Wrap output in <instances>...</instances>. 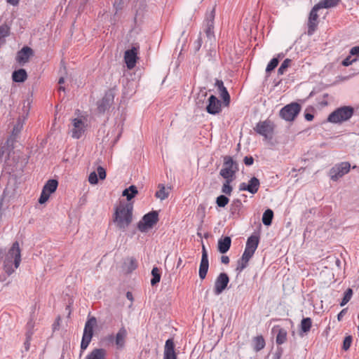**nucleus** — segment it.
Masks as SVG:
<instances>
[{
  "label": "nucleus",
  "mask_w": 359,
  "mask_h": 359,
  "mask_svg": "<svg viewBox=\"0 0 359 359\" xmlns=\"http://www.w3.org/2000/svg\"><path fill=\"white\" fill-rule=\"evenodd\" d=\"M259 243V238L257 235L253 234L248 237L246 245L248 248H252L256 251Z\"/></svg>",
  "instance_id": "obj_31"
},
{
  "label": "nucleus",
  "mask_w": 359,
  "mask_h": 359,
  "mask_svg": "<svg viewBox=\"0 0 359 359\" xmlns=\"http://www.w3.org/2000/svg\"><path fill=\"white\" fill-rule=\"evenodd\" d=\"M278 328V334L276 336V344L280 345L284 344L287 340V331L283 328Z\"/></svg>",
  "instance_id": "obj_32"
},
{
  "label": "nucleus",
  "mask_w": 359,
  "mask_h": 359,
  "mask_svg": "<svg viewBox=\"0 0 359 359\" xmlns=\"http://www.w3.org/2000/svg\"><path fill=\"white\" fill-rule=\"evenodd\" d=\"M229 202V199L224 195H220L216 198V204L220 208H224Z\"/></svg>",
  "instance_id": "obj_41"
},
{
  "label": "nucleus",
  "mask_w": 359,
  "mask_h": 359,
  "mask_svg": "<svg viewBox=\"0 0 359 359\" xmlns=\"http://www.w3.org/2000/svg\"><path fill=\"white\" fill-rule=\"evenodd\" d=\"M182 263V259L181 257L178 259L177 263V268H179Z\"/></svg>",
  "instance_id": "obj_63"
},
{
  "label": "nucleus",
  "mask_w": 359,
  "mask_h": 359,
  "mask_svg": "<svg viewBox=\"0 0 359 359\" xmlns=\"http://www.w3.org/2000/svg\"><path fill=\"white\" fill-rule=\"evenodd\" d=\"M21 262V250L19 243L15 241L13 243L6 255L4 261V269L8 275H11L19 267Z\"/></svg>",
  "instance_id": "obj_2"
},
{
  "label": "nucleus",
  "mask_w": 359,
  "mask_h": 359,
  "mask_svg": "<svg viewBox=\"0 0 359 359\" xmlns=\"http://www.w3.org/2000/svg\"><path fill=\"white\" fill-rule=\"evenodd\" d=\"M126 297H127V298H128L129 300H130L131 302L133 300V294H132V293H131L130 292H128L126 293Z\"/></svg>",
  "instance_id": "obj_61"
},
{
  "label": "nucleus",
  "mask_w": 359,
  "mask_h": 359,
  "mask_svg": "<svg viewBox=\"0 0 359 359\" xmlns=\"http://www.w3.org/2000/svg\"><path fill=\"white\" fill-rule=\"evenodd\" d=\"M304 117L306 121H311L313 119L314 116L313 114L307 113L305 114Z\"/></svg>",
  "instance_id": "obj_56"
},
{
  "label": "nucleus",
  "mask_w": 359,
  "mask_h": 359,
  "mask_svg": "<svg viewBox=\"0 0 359 359\" xmlns=\"http://www.w3.org/2000/svg\"><path fill=\"white\" fill-rule=\"evenodd\" d=\"M86 125L81 117L72 119V126L69 128L71 136L74 139H79L84 134Z\"/></svg>",
  "instance_id": "obj_12"
},
{
  "label": "nucleus",
  "mask_w": 359,
  "mask_h": 359,
  "mask_svg": "<svg viewBox=\"0 0 359 359\" xmlns=\"http://www.w3.org/2000/svg\"><path fill=\"white\" fill-rule=\"evenodd\" d=\"M238 170V164L229 156L224 158L223 168L220 170L219 174L224 180H233L235 175Z\"/></svg>",
  "instance_id": "obj_4"
},
{
  "label": "nucleus",
  "mask_w": 359,
  "mask_h": 359,
  "mask_svg": "<svg viewBox=\"0 0 359 359\" xmlns=\"http://www.w3.org/2000/svg\"><path fill=\"white\" fill-rule=\"evenodd\" d=\"M207 93L202 92L199 93L196 99V104L198 107H203L205 100H206Z\"/></svg>",
  "instance_id": "obj_42"
},
{
  "label": "nucleus",
  "mask_w": 359,
  "mask_h": 359,
  "mask_svg": "<svg viewBox=\"0 0 359 359\" xmlns=\"http://www.w3.org/2000/svg\"><path fill=\"white\" fill-rule=\"evenodd\" d=\"M252 256L253 255H250V253H247L244 251L241 259L238 261L236 271L241 272L243 270H244L247 267L248 262L252 257Z\"/></svg>",
  "instance_id": "obj_25"
},
{
  "label": "nucleus",
  "mask_w": 359,
  "mask_h": 359,
  "mask_svg": "<svg viewBox=\"0 0 359 359\" xmlns=\"http://www.w3.org/2000/svg\"><path fill=\"white\" fill-rule=\"evenodd\" d=\"M11 28L6 23L0 25V46L5 43V39L10 35Z\"/></svg>",
  "instance_id": "obj_29"
},
{
  "label": "nucleus",
  "mask_w": 359,
  "mask_h": 359,
  "mask_svg": "<svg viewBox=\"0 0 359 359\" xmlns=\"http://www.w3.org/2000/svg\"><path fill=\"white\" fill-rule=\"evenodd\" d=\"M312 325V321L310 318H303L301 322V330L303 332H307L310 330Z\"/></svg>",
  "instance_id": "obj_37"
},
{
  "label": "nucleus",
  "mask_w": 359,
  "mask_h": 359,
  "mask_svg": "<svg viewBox=\"0 0 359 359\" xmlns=\"http://www.w3.org/2000/svg\"><path fill=\"white\" fill-rule=\"evenodd\" d=\"M209 269V261L208 252L205 245L202 246V257L199 266L198 275L201 280H203L207 275Z\"/></svg>",
  "instance_id": "obj_17"
},
{
  "label": "nucleus",
  "mask_w": 359,
  "mask_h": 359,
  "mask_svg": "<svg viewBox=\"0 0 359 359\" xmlns=\"http://www.w3.org/2000/svg\"><path fill=\"white\" fill-rule=\"evenodd\" d=\"M215 87L217 88L219 93L223 100L224 105L229 106V104L230 103V95H229L226 87L224 86L223 81L222 80L217 79L215 81Z\"/></svg>",
  "instance_id": "obj_20"
},
{
  "label": "nucleus",
  "mask_w": 359,
  "mask_h": 359,
  "mask_svg": "<svg viewBox=\"0 0 359 359\" xmlns=\"http://www.w3.org/2000/svg\"><path fill=\"white\" fill-rule=\"evenodd\" d=\"M88 182L91 184H97L98 182L97 175L95 172H92L88 176Z\"/></svg>",
  "instance_id": "obj_50"
},
{
  "label": "nucleus",
  "mask_w": 359,
  "mask_h": 359,
  "mask_svg": "<svg viewBox=\"0 0 359 359\" xmlns=\"http://www.w3.org/2000/svg\"><path fill=\"white\" fill-rule=\"evenodd\" d=\"M133 205L130 203L121 201L115 208L114 222L116 227L126 230L133 220Z\"/></svg>",
  "instance_id": "obj_1"
},
{
  "label": "nucleus",
  "mask_w": 359,
  "mask_h": 359,
  "mask_svg": "<svg viewBox=\"0 0 359 359\" xmlns=\"http://www.w3.org/2000/svg\"><path fill=\"white\" fill-rule=\"evenodd\" d=\"M97 171L100 180H104L106 178V170L103 167L98 166Z\"/></svg>",
  "instance_id": "obj_51"
},
{
  "label": "nucleus",
  "mask_w": 359,
  "mask_h": 359,
  "mask_svg": "<svg viewBox=\"0 0 359 359\" xmlns=\"http://www.w3.org/2000/svg\"><path fill=\"white\" fill-rule=\"evenodd\" d=\"M127 261L128 262V264H129V266L128 267V271H132L137 268V261L135 258H133V257L128 258L127 259Z\"/></svg>",
  "instance_id": "obj_49"
},
{
  "label": "nucleus",
  "mask_w": 359,
  "mask_h": 359,
  "mask_svg": "<svg viewBox=\"0 0 359 359\" xmlns=\"http://www.w3.org/2000/svg\"><path fill=\"white\" fill-rule=\"evenodd\" d=\"M351 164L348 162H341L334 165L329 172V176L332 181H337L339 178L350 171Z\"/></svg>",
  "instance_id": "obj_9"
},
{
  "label": "nucleus",
  "mask_w": 359,
  "mask_h": 359,
  "mask_svg": "<svg viewBox=\"0 0 359 359\" xmlns=\"http://www.w3.org/2000/svg\"><path fill=\"white\" fill-rule=\"evenodd\" d=\"M20 0H7V3L12 6H17L19 4Z\"/></svg>",
  "instance_id": "obj_57"
},
{
  "label": "nucleus",
  "mask_w": 359,
  "mask_h": 359,
  "mask_svg": "<svg viewBox=\"0 0 359 359\" xmlns=\"http://www.w3.org/2000/svg\"><path fill=\"white\" fill-rule=\"evenodd\" d=\"M260 187L259 180L255 177H252L248 183L242 182L239 185L240 191H246L252 194H256Z\"/></svg>",
  "instance_id": "obj_16"
},
{
  "label": "nucleus",
  "mask_w": 359,
  "mask_h": 359,
  "mask_svg": "<svg viewBox=\"0 0 359 359\" xmlns=\"http://www.w3.org/2000/svg\"><path fill=\"white\" fill-rule=\"evenodd\" d=\"M319 9L316 6V5L311 9L309 20H308V34L311 36L314 32L316 31L317 26L318 25V11Z\"/></svg>",
  "instance_id": "obj_15"
},
{
  "label": "nucleus",
  "mask_w": 359,
  "mask_h": 359,
  "mask_svg": "<svg viewBox=\"0 0 359 359\" xmlns=\"http://www.w3.org/2000/svg\"><path fill=\"white\" fill-rule=\"evenodd\" d=\"M215 15V8H213L209 13L206 14L205 17V22L206 25H210L212 26V25L214 24V19Z\"/></svg>",
  "instance_id": "obj_43"
},
{
  "label": "nucleus",
  "mask_w": 359,
  "mask_h": 359,
  "mask_svg": "<svg viewBox=\"0 0 359 359\" xmlns=\"http://www.w3.org/2000/svg\"><path fill=\"white\" fill-rule=\"evenodd\" d=\"M355 61H356V59H351V55H350L342 61L341 64L345 67H348Z\"/></svg>",
  "instance_id": "obj_52"
},
{
  "label": "nucleus",
  "mask_w": 359,
  "mask_h": 359,
  "mask_svg": "<svg viewBox=\"0 0 359 359\" xmlns=\"http://www.w3.org/2000/svg\"><path fill=\"white\" fill-rule=\"evenodd\" d=\"M64 81H65L64 78L61 77V78H60L58 83H59V84H62L64 83Z\"/></svg>",
  "instance_id": "obj_64"
},
{
  "label": "nucleus",
  "mask_w": 359,
  "mask_h": 359,
  "mask_svg": "<svg viewBox=\"0 0 359 359\" xmlns=\"http://www.w3.org/2000/svg\"><path fill=\"white\" fill-rule=\"evenodd\" d=\"M32 53L33 52L32 48L27 46L23 47L20 51H18L16 56V60L19 64L23 65L29 61Z\"/></svg>",
  "instance_id": "obj_21"
},
{
  "label": "nucleus",
  "mask_w": 359,
  "mask_h": 359,
  "mask_svg": "<svg viewBox=\"0 0 359 359\" xmlns=\"http://www.w3.org/2000/svg\"><path fill=\"white\" fill-rule=\"evenodd\" d=\"M254 162V159L251 156H245L244 158V163L246 165H251Z\"/></svg>",
  "instance_id": "obj_54"
},
{
  "label": "nucleus",
  "mask_w": 359,
  "mask_h": 359,
  "mask_svg": "<svg viewBox=\"0 0 359 359\" xmlns=\"http://www.w3.org/2000/svg\"><path fill=\"white\" fill-rule=\"evenodd\" d=\"M245 252L250 253V255H253L255 254V250H254L252 248H248L247 246H245Z\"/></svg>",
  "instance_id": "obj_58"
},
{
  "label": "nucleus",
  "mask_w": 359,
  "mask_h": 359,
  "mask_svg": "<svg viewBox=\"0 0 359 359\" xmlns=\"http://www.w3.org/2000/svg\"><path fill=\"white\" fill-rule=\"evenodd\" d=\"M341 0H320L316 6L320 10L322 8H331L337 6Z\"/></svg>",
  "instance_id": "obj_26"
},
{
  "label": "nucleus",
  "mask_w": 359,
  "mask_h": 359,
  "mask_svg": "<svg viewBox=\"0 0 359 359\" xmlns=\"http://www.w3.org/2000/svg\"><path fill=\"white\" fill-rule=\"evenodd\" d=\"M273 217V212L271 209H267L264 211L262 215V222L266 226L271 224L272 219Z\"/></svg>",
  "instance_id": "obj_34"
},
{
  "label": "nucleus",
  "mask_w": 359,
  "mask_h": 359,
  "mask_svg": "<svg viewBox=\"0 0 359 359\" xmlns=\"http://www.w3.org/2000/svg\"><path fill=\"white\" fill-rule=\"evenodd\" d=\"M229 278L226 273H220L214 283L213 292L215 295L221 294L227 287Z\"/></svg>",
  "instance_id": "obj_13"
},
{
  "label": "nucleus",
  "mask_w": 359,
  "mask_h": 359,
  "mask_svg": "<svg viewBox=\"0 0 359 359\" xmlns=\"http://www.w3.org/2000/svg\"><path fill=\"white\" fill-rule=\"evenodd\" d=\"M214 26L212 25L210 26V25H206V28L205 30V34L208 39L212 41V39L214 38V32H213Z\"/></svg>",
  "instance_id": "obj_47"
},
{
  "label": "nucleus",
  "mask_w": 359,
  "mask_h": 359,
  "mask_svg": "<svg viewBox=\"0 0 359 359\" xmlns=\"http://www.w3.org/2000/svg\"><path fill=\"white\" fill-rule=\"evenodd\" d=\"M138 193L137 189L135 185H131L128 188L123 190L122 195L126 196L128 201H130Z\"/></svg>",
  "instance_id": "obj_30"
},
{
  "label": "nucleus",
  "mask_w": 359,
  "mask_h": 359,
  "mask_svg": "<svg viewBox=\"0 0 359 359\" xmlns=\"http://www.w3.org/2000/svg\"><path fill=\"white\" fill-rule=\"evenodd\" d=\"M107 351L104 348H95L90 351L85 358V359H105Z\"/></svg>",
  "instance_id": "obj_24"
},
{
  "label": "nucleus",
  "mask_w": 359,
  "mask_h": 359,
  "mask_svg": "<svg viewBox=\"0 0 359 359\" xmlns=\"http://www.w3.org/2000/svg\"><path fill=\"white\" fill-rule=\"evenodd\" d=\"M351 55H359V46H354L350 50Z\"/></svg>",
  "instance_id": "obj_53"
},
{
  "label": "nucleus",
  "mask_w": 359,
  "mask_h": 359,
  "mask_svg": "<svg viewBox=\"0 0 359 359\" xmlns=\"http://www.w3.org/2000/svg\"><path fill=\"white\" fill-rule=\"evenodd\" d=\"M163 359H177L175 344L172 339L166 340L164 347Z\"/></svg>",
  "instance_id": "obj_19"
},
{
  "label": "nucleus",
  "mask_w": 359,
  "mask_h": 359,
  "mask_svg": "<svg viewBox=\"0 0 359 359\" xmlns=\"http://www.w3.org/2000/svg\"><path fill=\"white\" fill-rule=\"evenodd\" d=\"M243 206L242 202L240 199H235L232 201L230 208L231 213L234 215H238Z\"/></svg>",
  "instance_id": "obj_33"
},
{
  "label": "nucleus",
  "mask_w": 359,
  "mask_h": 359,
  "mask_svg": "<svg viewBox=\"0 0 359 359\" xmlns=\"http://www.w3.org/2000/svg\"><path fill=\"white\" fill-rule=\"evenodd\" d=\"M352 344V337L351 336H347L344 338V342H343V346L342 348L344 351H347L351 347V345Z\"/></svg>",
  "instance_id": "obj_48"
},
{
  "label": "nucleus",
  "mask_w": 359,
  "mask_h": 359,
  "mask_svg": "<svg viewBox=\"0 0 359 359\" xmlns=\"http://www.w3.org/2000/svg\"><path fill=\"white\" fill-rule=\"evenodd\" d=\"M353 295V290L351 288H348L344 292V297L340 303L341 306H345L351 299Z\"/></svg>",
  "instance_id": "obj_40"
},
{
  "label": "nucleus",
  "mask_w": 359,
  "mask_h": 359,
  "mask_svg": "<svg viewBox=\"0 0 359 359\" xmlns=\"http://www.w3.org/2000/svg\"><path fill=\"white\" fill-rule=\"evenodd\" d=\"M97 324L96 318L92 317L88 318L86 322L82 340L81 342V353H82L88 346L90 343L93 336L94 327Z\"/></svg>",
  "instance_id": "obj_5"
},
{
  "label": "nucleus",
  "mask_w": 359,
  "mask_h": 359,
  "mask_svg": "<svg viewBox=\"0 0 359 359\" xmlns=\"http://www.w3.org/2000/svg\"><path fill=\"white\" fill-rule=\"evenodd\" d=\"M278 64V58L274 57V58L271 59V61L267 65V67L266 68V72H271L277 67Z\"/></svg>",
  "instance_id": "obj_45"
},
{
  "label": "nucleus",
  "mask_w": 359,
  "mask_h": 359,
  "mask_svg": "<svg viewBox=\"0 0 359 359\" xmlns=\"http://www.w3.org/2000/svg\"><path fill=\"white\" fill-rule=\"evenodd\" d=\"M300 111V104L297 102H292L280 109V116L287 121H292L297 116Z\"/></svg>",
  "instance_id": "obj_8"
},
{
  "label": "nucleus",
  "mask_w": 359,
  "mask_h": 359,
  "mask_svg": "<svg viewBox=\"0 0 359 359\" xmlns=\"http://www.w3.org/2000/svg\"><path fill=\"white\" fill-rule=\"evenodd\" d=\"M345 312V309H343L337 316V318L339 320H341V317L343 316V314Z\"/></svg>",
  "instance_id": "obj_62"
},
{
  "label": "nucleus",
  "mask_w": 359,
  "mask_h": 359,
  "mask_svg": "<svg viewBox=\"0 0 359 359\" xmlns=\"http://www.w3.org/2000/svg\"><path fill=\"white\" fill-rule=\"evenodd\" d=\"M58 186V182L56 180H48L44 184L41 196L39 198V203L43 204L49 199L50 194L54 193Z\"/></svg>",
  "instance_id": "obj_11"
},
{
  "label": "nucleus",
  "mask_w": 359,
  "mask_h": 359,
  "mask_svg": "<svg viewBox=\"0 0 359 359\" xmlns=\"http://www.w3.org/2000/svg\"><path fill=\"white\" fill-rule=\"evenodd\" d=\"M233 180H225V182H224L222 187V192L226 195L230 196L231 194L233 188L231 186V183Z\"/></svg>",
  "instance_id": "obj_38"
},
{
  "label": "nucleus",
  "mask_w": 359,
  "mask_h": 359,
  "mask_svg": "<svg viewBox=\"0 0 359 359\" xmlns=\"http://www.w3.org/2000/svg\"><path fill=\"white\" fill-rule=\"evenodd\" d=\"M60 318L58 317L56 322L53 325V330H56L57 329V326L59 325V323H60Z\"/></svg>",
  "instance_id": "obj_60"
},
{
  "label": "nucleus",
  "mask_w": 359,
  "mask_h": 359,
  "mask_svg": "<svg viewBox=\"0 0 359 359\" xmlns=\"http://www.w3.org/2000/svg\"><path fill=\"white\" fill-rule=\"evenodd\" d=\"M158 221V214L156 211H151L143 216L138 222L137 228L141 232H146L151 229Z\"/></svg>",
  "instance_id": "obj_7"
},
{
  "label": "nucleus",
  "mask_w": 359,
  "mask_h": 359,
  "mask_svg": "<svg viewBox=\"0 0 359 359\" xmlns=\"http://www.w3.org/2000/svg\"><path fill=\"white\" fill-rule=\"evenodd\" d=\"M205 109L210 114H218L222 111V102L216 96L210 95L208 99Z\"/></svg>",
  "instance_id": "obj_14"
},
{
  "label": "nucleus",
  "mask_w": 359,
  "mask_h": 359,
  "mask_svg": "<svg viewBox=\"0 0 359 359\" xmlns=\"http://www.w3.org/2000/svg\"><path fill=\"white\" fill-rule=\"evenodd\" d=\"M128 332L124 327H121L117 333L109 334L106 337V340L109 343L114 344L117 349L121 350L125 347Z\"/></svg>",
  "instance_id": "obj_6"
},
{
  "label": "nucleus",
  "mask_w": 359,
  "mask_h": 359,
  "mask_svg": "<svg viewBox=\"0 0 359 359\" xmlns=\"http://www.w3.org/2000/svg\"><path fill=\"white\" fill-rule=\"evenodd\" d=\"M27 78V74L24 69H20L14 71L12 74L13 81L20 83L25 81Z\"/></svg>",
  "instance_id": "obj_28"
},
{
  "label": "nucleus",
  "mask_w": 359,
  "mask_h": 359,
  "mask_svg": "<svg viewBox=\"0 0 359 359\" xmlns=\"http://www.w3.org/2000/svg\"><path fill=\"white\" fill-rule=\"evenodd\" d=\"M137 48L133 47L130 50H127L124 54V60L126 64L127 67L129 69L134 68L136 65L137 59Z\"/></svg>",
  "instance_id": "obj_18"
},
{
  "label": "nucleus",
  "mask_w": 359,
  "mask_h": 359,
  "mask_svg": "<svg viewBox=\"0 0 359 359\" xmlns=\"http://www.w3.org/2000/svg\"><path fill=\"white\" fill-rule=\"evenodd\" d=\"M221 262H222V263H223L224 264H229V257L226 256V255L222 256Z\"/></svg>",
  "instance_id": "obj_55"
},
{
  "label": "nucleus",
  "mask_w": 359,
  "mask_h": 359,
  "mask_svg": "<svg viewBox=\"0 0 359 359\" xmlns=\"http://www.w3.org/2000/svg\"><path fill=\"white\" fill-rule=\"evenodd\" d=\"M231 239L229 236L222 238L218 241V250L220 253H226L230 248Z\"/></svg>",
  "instance_id": "obj_23"
},
{
  "label": "nucleus",
  "mask_w": 359,
  "mask_h": 359,
  "mask_svg": "<svg viewBox=\"0 0 359 359\" xmlns=\"http://www.w3.org/2000/svg\"><path fill=\"white\" fill-rule=\"evenodd\" d=\"M255 341V350L256 351H259L264 348L265 346V341L264 338L262 336L256 337L254 339Z\"/></svg>",
  "instance_id": "obj_39"
},
{
  "label": "nucleus",
  "mask_w": 359,
  "mask_h": 359,
  "mask_svg": "<svg viewBox=\"0 0 359 359\" xmlns=\"http://www.w3.org/2000/svg\"><path fill=\"white\" fill-rule=\"evenodd\" d=\"M151 275L153 278L151 280V285H154L156 283L160 282L161 280V273L159 269L157 267H154L151 270Z\"/></svg>",
  "instance_id": "obj_36"
},
{
  "label": "nucleus",
  "mask_w": 359,
  "mask_h": 359,
  "mask_svg": "<svg viewBox=\"0 0 359 359\" xmlns=\"http://www.w3.org/2000/svg\"><path fill=\"white\" fill-rule=\"evenodd\" d=\"M114 100V96L111 95H106L102 100L98 102L97 109L100 113H104L109 108Z\"/></svg>",
  "instance_id": "obj_22"
},
{
  "label": "nucleus",
  "mask_w": 359,
  "mask_h": 359,
  "mask_svg": "<svg viewBox=\"0 0 359 359\" xmlns=\"http://www.w3.org/2000/svg\"><path fill=\"white\" fill-rule=\"evenodd\" d=\"M354 113L351 106H344L336 109L327 117V121L332 123H341L349 120Z\"/></svg>",
  "instance_id": "obj_3"
},
{
  "label": "nucleus",
  "mask_w": 359,
  "mask_h": 359,
  "mask_svg": "<svg viewBox=\"0 0 359 359\" xmlns=\"http://www.w3.org/2000/svg\"><path fill=\"white\" fill-rule=\"evenodd\" d=\"M292 60L290 59H285L278 68V72L279 74H283L287 68L290 66Z\"/></svg>",
  "instance_id": "obj_44"
},
{
  "label": "nucleus",
  "mask_w": 359,
  "mask_h": 359,
  "mask_svg": "<svg viewBox=\"0 0 359 359\" xmlns=\"http://www.w3.org/2000/svg\"><path fill=\"white\" fill-rule=\"evenodd\" d=\"M170 190V187L165 188L163 184H159L158 186V190L155 194V196L161 201H163L169 196Z\"/></svg>",
  "instance_id": "obj_27"
},
{
  "label": "nucleus",
  "mask_w": 359,
  "mask_h": 359,
  "mask_svg": "<svg viewBox=\"0 0 359 359\" xmlns=\"http://www.w3.org/2000/svg\"><path fill=\"white\" fill-rule=\"evenodd\" d=\"M255 130L266 140H271L273 137L274 126L271 121L265 120L257 123Z\"/></svg>",
  "instance_id": "obj_10"
},
{
  "label": "nucleus",
  "mask_w": 359,
  "mask_h": 359,
  "mask_svg": "<svg viewBox=\"0 0 359 359\" xmlns=\"http://www.w3.org/2000/svg\"><path fill=\"white\" fill-rule=\"evenodd\" d=\"M34 327V322L32 318H31L27 323V332L26 335L27 338H30L33 334V329Z\"/></svg>",
  "instance_id": "obj_46"
},
{
  "label": "nucleus",
  "mask_w": 359,
  "mask_h": 359,
  "mask_svg": "<svg viewBox=\"0 0 359 359\" xmlns=\"http://www.w3.org/2000/svg\"><path fill=\"white\" fill-rule=\"evenodd\" d=\"M25 118V116L18 118L16 124L13 127L12 132L13 135H17L21 131L23 128Z\"/></svg>",
  "instance_id": "obj_35"
},
{
  "label": "nucleus",
  "mask_w": 359,
  "mask_h": 359,
  "mask_svg": "<svg viewBox=\"0 0 359 359\" xmlns=\"http://www.w3.org/2000/svg\"><path fill=\"white\" fill-rule=\"evenodd\" d=\"M30 339H31V337L30 338H27V340L25 342V346L26 351H28L29 348V344H30L29 341H30Z\"/></svg>",
  "instance_id": "obj_59"
}]
</instances>
